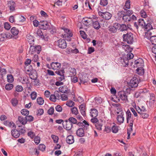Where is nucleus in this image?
<instances>
[{"mask_svg":"<svg viewBox=\"0 0 156 156\" xmlns=\"http://www.w3.org/2000/svg\"><path fill=\"white\" fill-rule=\"evenodd\" d=\"M126 122L128 123L129 121L130 123L129 124V128L127 129V133L128 134L127 139H129L130 138V136L131 132L133 131V120L132 118V115L129 110H128L126 112Z\"/></svg>","mask_w":156,"mask_h":156,"instance_id":"obj_1","label":"nucleus"},{"mask_svg":"<svg viewBox=\"0 0 156 156\" xmlns=\"http://www.w3.org/2000/svg\"><path fill=\"white\" fill-rule=\"evenodd\" d=\"M123 41L126 42L128 44H131L133 41V35L131 32L128 33L123 35Z\"/></svg>","mask_w":156,"mask_h":156,"instance_id":"obj_2","label":"nucleus"},{"mask_svg":"<svg viewBox=\"0 0 156 156\" xmlns=\"http://www.w3.org/2000/svg\"><path fill=\"white\" fill-rule=\"evenodd\" d=\"M41 46L40 45L34 46L31 45L30 48L29 53L31 55L34 54H39L41 51Z\"/></svg>","mask_w":156,"mask_h":156,"instance_id":"obj_3","label":"nucleus"},{"mask_svg":"<svg viewBox=\"0 0 156 156\" xmlns=\"http://www.w3.org/2000/svg\"><path fill=\"white\" fill-rule=\"evenodd\" d=\"M138 80L136 77H133L131 79L128 83V87L129 88H135L136 87L138 84Z\"/></svg>","mask_w":156,"mask_h":156,"instance_id":"obj_4","label":"nucleus"},{"mask_svg":"<svg viewBox=\"0 0 156 156\" xmlns=\"http://www.w3.org/2000/svg\"><path fill=\"white\" fill-rule=\"evenodd\" d=\"M98 14L100 16L107 20L110 19L112 16V14L108 12H102L99 11L98 12Z\"/></svg>","mask_w":156,"mask_h":156,"instance_id":"obj_5","label":"nucleus"},{"mask_svg":"<svg viewBox=\"0 0 156 156\" xmlns=\"http://www.w3.org/2000/svg\"><path fill=\"white\" fill-rule=\"evenodd\" d=\"M57 45L62 49L65 48L67 47V44L64 39H60L57 42Z\"/></svg>","mask_w":156,"mask_h":156,"instance_id":"obj_6","label":"nucleus"},{"mask_svg":"<svg viewBox=\"0 0 156 156\" xmlns=\"http://www.w3.org/2000/svg\"><path fill=\"white\" fill-rule=\"evenodd\" d=\"M12 37V36L9 33L2 34H0V41H3L6 38H11Z\"/></svg>","mask_w":156,"mask_h":156,"instance_id":"obj_7","label":"nucleus"},{"mask_svg":"<svg viewBox=\"0 0 156 156\" xmlns=\"http://www.w3.org/2000/svg\"><path fill=\"white\" fill-rule=\"evenodd\" d=\"M62 125L64 128L68 130H71L73 126L72 123L68 120H66L64 122H63Z\"/></svg>","mask_w":156,"mask_h":156,"instance_id":"obj_8","label":"nucleus"},{"mask_svg":"<svg viewBox=\"0 0 156 156\" xmlns=\"http://www.w3.org/2000/svg\"><path fill=\"white\" fill-rule=\"evenodd\" d=\"M153 22L151 20V19L150 18L147 19V23H146V25H145L144 28L146 29L147 31L152 29L153 27L151 24Z\"/></svg>","mask_w":156,"mask_h":156,"instance_id":"obj_9","label":"nucleus"},{"mask_svg":"<svg viewBox=\"0 0 156 156\" xmlns=\"http://www.w3.org/2000/svg\"><path fill=\"white\" fill-rule=\"evenodd\" d=\"M144 62L141 58H139L134 61V67H143L144 66Z\"/></svg>","mask_w":156,"mask_h":156,"instance_id":"obj_10","label":"nucleus"},{"mask_svg":"<svg viewBox=\"0 0 156 156\" xmlns=\"http://www.w3.org/2000/svg\"><path fill=\"white\" fill-rule=\"evenodd\" d=\"M119 64L122 66H126L128 65L129 62L126 57L120 58V59Z\"/></svg>","mask_w":156,"mask_h":156,"instance_id":"obj_11","label":"nucleus"},{"mask_svg":"<svg viewBox=\"0 0 156 156\" xmlns=\"http://www.w3.org/2000/svg\"><path fill=\"white\" fill-rule=\"evenodd\" d=\"M20 82L23 84H28L30 83L29 78L27 76L20 77L19 78Z\"/></svg>","mask_w":156,"mask_h":156,"instance_id":"obj_12","label":"nucleus"},{"mask_svg":"<svg viewBox=\"0 0 156 156\" xmlns=\"http://www.w3.org/2000/svg\"><path fill=\"white\" fill-rule=\"evenodd\" d=\"M39 26L41 29L46 30L49 28V25L47 22L43 21L41 23H39Z\"/></svg>","mask_w":156,"mask_h":156,"instance_id":"obj_13","label":"nucleus"},{"mask_svg":"<svg viewBox=\"0 0 156 156\" xmlns=\"http://www.w3.org/2000/svg\"><path fill=\"white\" fill-rule=\"evenodd\" d=\"M51 66L52 69L57 70L60 69L61 64L58 62H53L51 63Z\"/></svg>","mask_w":156,"mask_h":156,"instance_id":"obj_14","label":"nucleus"},{"mask_svg":"<svg viewBox=\"0 0 156 156\" xmlns=\"http://www.w3.org/2000/svg\"><path fill=\"white\" fill-rule=\"evenodd\" d=\"M77 125L79 126L83 127L84 129L86 130H87L89 129V124L85 120L83 121L82 122H78Z\"/></svg>","mask_w":156,"mask_h":156,"instance_id":"obj_15","label":"nucleus"},{"mask_svg":"<svg viewBox=\"0 0 156 156\" xmlns=\"http://www.w3.org/2000/svg\"><path fill=\"white\" fill-rule=\"evenodd\" d=\"M59 90L61 92L64 93L68 94L70 92V90L68 89V87L65 85L59 87Z\"/></svg>","mask_w":156,"mask_h":156,"instance_id":"obj_16","label":"nucleus"},{"mask_svg":"<svg viewBox=\"0 0 156 156\" xmlns=\"http://www.w3.org/2000/svg\"><path fill=\"white\" fill-rule=\"evenodd\" d=\"M8 6L11 12L13 11L15 9L16 7L14 2L13 1H9L8 3Z\"/></svg>","mask_w":156,"mask_h":156,"instance_id":"obj_17","label":"nucleus"},{"mask_svg":"<svg viewBox=\"0 0 156 156\" xmlns=\"http://www.w3.org/2000/svg\"><path fill=\"white\" fill-rule=\"evenodd\" d=\"M124 115V112H121V114L118 115H117V120L120 123H122L123 122L124 120V117L123 116Z\"/></svg>","mask_w":156,"mask_h":156,"instance_id":"obj_18","label":"nucleus"},{"mask_svg":"<svg viewBox=\"0 0 156 156\" xmlns=\"http://www.w3.org/2000/svg\"><path fill=\"white\" fill-rule=\"evenodd\" d=\"M98 110L95 108H92L90 109V115L93 118H96L98 115Z\"/></svg>","mask_w":156,"mask_h":156,"instance_id":"obj_19","label":"nucleus"},{"mask_svg":"<svg viewBox=\"0 0 156 156\" xmlns=\"http://www.w3.org/2000/svg\"><path fill=\"white\" fill-rule=\"evenodd\" d=\"M132 10H129L126 9H124V11H122L120 12H119L118 14V15H119L120 14H125L126 15L130 16L133 13Z\"/></svg>","mask_w":156,"mask_h":156,"instance_id":"obj_20","label":"nucleus"},{"mask_svg":"<svg viewBox=\"0 0 156 156\" xmlns=\"http://www.w3.org/2000/svg\"><path fill=\"white\" fill-rule=\"evenodd\" d=\"M82 22L85 25L87 26L91 23L92 22V20L90 18H85L83 19L82 20Z\"/></svg>","mask_w":156,"mask_h":156,"instance_id":"obj_21","label":"nucleus"},{"mask_svg":"<svg viewBox=\"0 0 156 156\" xmlns=\"http://www.w3.org/2000/svg\"><path fill=\"white\" fill-rule=\"evenodd\" d=\"M29 76L30 78L32 80H35L37 79V72L35 70H33L30 72Z\"/></svg>","mask_w":156,"mask_h":156,"instance_id":"obj_22","label":"nucleus"},{"mask_svg":"<svg viewBox=\"0 0 156 156\" xmlns=\"http://www.w3.org/2000/svg\"><path fill=\"white\" fill-rule=\"evenodd\" d=\"M11 133L12 136L15 138H18L20 135L19 131L16 129H12Z\"/></svg>","mask_w":156,"mask_h":156,"instance_id":"obj_23","label":"nucleus"},{"mask_svg":"<svg viewBox=\"0 0 156 156\" xmlns=\"http://www.w3.org/2000/svg\"><path fill=\"white\" fill-rule=\"evenodd\" d=\"M25 20L26 18L24 17V16L22 15H19L17 17L16 20V23H15V24L17 25H20V22H23Z\"/></svg>","mask_w":156,"mask_h":156,"instance_id":"obj_24","label":"nucleus"},{"mask_svg":"<svg viewBox=\"0 0 156 156\" xmlns=\"http://www.w3.org/2000/svg\"><path fill=\"white\" fill-rule=\"evenodd\" d=\"M66 141L67 143L69 144H73L74 142L73 136L72 135L68 136L66 138Z\"/></svg>","mask_w":156,"mask_h":156,"instance_id":"obj_25","label":"nucleus"},{"mask_svg":"<svg viewBox=\"0 0 156 156\" xmlns=\"http://www.w3.org/2000/svg\"><path fill=\"white\" fill-rule=\"evenodd\" d=\"M119 16L122 17L123 20L125 22L129 21L130 20L131 18L130 16L126 15L125 14H120Z\"/></svg>","mask_w":156,"mask_h":156,"instance_id":"obj_26","label":"nucleus"},{"mask_svg":"<svg viewBox=\"0 0 156 156\" xmlns=\"http://www.w3.org/2000/svg\"><path fill=\"white\" fill-rule=\"evenodd\" d=\"M76 134L80 137L83 136L84 134V132L83 129L81 128H79L76 132Z\"/></svg>","mask_w":156,"mask_h":156,"instance_id":"obj_27","label":"nucleus"},{"mask_svg":"<svg viewBox=\"0 0 156 156\" xmlns=\"http://www.w3.org/2000/svg\"><path fill=\"white\" fill-rule=\"evenodd\" d=\"M27 41L30 44H31L33 43L34 42V37L33 36L28 34L27 36Z\"/></svg>","mask_w":156,"mask_h":156,"instance_id":"obj_28","label":"nucleus"},{"mask_svg":"<svg viewBox=\"0 0 156 156\" xmlns=\"http://www.w3.org/2000/svg\"><path fill=\"white\" fill-rule=\"evenodd\" d=\"M79 109L82 114L84 116L85 115V105L84 104H82L79 107Z\"/></svg>","mask_w":156,"mask_h":156,"instance_id":"obj_29","label":"nucleus"},{"mask_svg":"<svg viewBox=\"0 0 156 156\" xmlns=\"http://www.w3.org/2000/svg\"><path fill=\"white\" fill-rule=\"evenodd\" d=\"M18 120L23 125H25L27 123L25 117L24 118L22 116H19L18 117Z\"/></svg>","mask_w":156,"mask_h":156,"instance_id":"obj_30","label":"nucleus"},{"mask_svg":"<svg viewBox=\"0 0 156 156\" xmlns=\"http://www.w3.org/2000/svg\"><path fill=\"white\" fill-rule=\"evenodd\" d=\"M122 47L124 49L125 51L127 52H131L133 50V48H130L129 45L126 44H123Z\"/></svg>","mask_w":156,"mask_h":156,"instance_id":"obj_31","label":"nucleus"},{"mask_svg":"<svg viewBox=\"0 0 156 156\" xmlns=\"http://www.w3.org/2000/svg\"><path fill=\"white\" fill-rule=\"evenodd\" d=\"M138 25L141 26L142 28H144L146 25V23L145 22L144 19H140L138 20Z\"/></svg>","mask_w":156,"mask_h":156,"instance_id":"obj_32","label":"nucleus"},{"mask_svg":"<svg viewBox=\"0 0 156 156\" xmlns=\"http://www.w3.org/2000/svg\"><path fill=\"white\" fill-rule=\"evenodd\" d=\"M93 26L95 29L97 30L99 29L101 27L100 24L98 21H96L93 23Z\"/></svg>","mask_w":156,"mask_h":156,"instance_id":"obj_33","label":"nucleus"},{"mask_svg":"<svg viewBox=\"0 0 156 156\" xmlns=\"http://www.w3.org/2000/svg\"><path fill=\"white\" fill-rule=\"evenodd\" d=\"M11 32L13 35H16L18 34L19 31L16 27H13L11 29Z\"/></svg>","mask_w":156,"mask_h":156,"instance_id":"obj_34","label":"nucleus"},{"mask_svg":"<svg viewBox=\"0 0 156 156\" xmlns=\"http://www.w3.org/2000/svg\"><path fill=\"white\" fill-rule=\"evenodd\" d=\"M136 71L137 73L140 75H143L144 73V69L143 68V67L138 68Z\"/></svg>","mask_w":156,"mask_h":156,"instance_id":"obj_35","label":"nucleus"},{"mask_svg":"<svg viewBox=\"0 0 156 156\" xmlns=\"http://www.w3.org/2000/svg\"><path fill=\"white\" fill-rule=\"evenodd\" d=\"M120 98L123 101H126L127 100V96L126 95L125 93H121L120 95Z\"/></svg>","mask_w":156,"mask_h":156,"instance_id":"obj_36","label":"nucleus"},{"mask_svg":"<svg viewBox=\"0 0 156 156\" xmlns=\"http://www.w3.org/2000/svg\"><path fill=\"white\" fill-rule=\"evenodd\" d=\"M37 34L41 38L44 39V37L41 30H38L37 31Z\"/></svg>","mask_w":156,"mask_h":156,"instance_id":"obj_37","label":"nucleus"},{"mask_svg":"<svg viewBox=\"0 0 156 156\" xmlns=\"http://www.w3.org/2000/svg\"><path fill=\"white\" fill-rule=\"evenodd\" d=\"M150 40L153 44L154 45H156V36H155L151 37Z\"/></svg>","mask_w":156,"mask_h":156,"instance_id":"obj_38","label":"nucleus"},{"mask_svg":"<svg viewBox=\"0 0 156 156\" xmlns=\"http://www.w3.org/2000/svg\"><path fill=\"white\" fill-rule=\"evenodd\" d=\"M23 88L21 85H18L15 87L16 91L20 92L23 91Z\"/></svg>","mask_w":156,"mask_h":156,"instance_id":"obj_39","label":"nucleus"},{"mask_svg":"<svg viewBox=\"0 0 156 156\" xmlns=\"http://www.w3.org/2000/svg\"><path fill=\"white\" fill-rule=\"evenodd\" d=\"M37 103L40 105H42L44 103V100L43 98L41 97H38L37 100Z\"/></svg>","mask_w":156,"mask_h":156,"instance_id":"obj_40","label":"nucleus"},{"mask_svg":"<svg viewBox=\"0 0 156 156\" xmlns=\"http://www.w3.org/2000/svg\"><path fill=\"white\" fill-rule=\"evenodd\" d=\"M13 86L12 84L8 83L5 85V89L7 90H10L12 89Z\"/></svg>","mask_w":156,"mask_h":156,"instance_id":"obj_41","label":"nucleus"},{"mask_svg":"<svg viewBox=\"0 0 156 156\" xmlns=\"http://www.w3.org/2000/svg\"><path fill=\"white\" fill-rule=\"evenodd\" d=\"M71 109L73 114L77 115V114L78 113V110L77 108H76L75 107H73L71 108Z\"/></svg>","mask_w":156,"mask_h":156,"instance_id":"obj_42","label":"nucleus"},{"mask_svg":"<svg viewBox=\"0 0 156 156\" xmlns=\"http://www.w3.org/2000/svg\"><path fill=\"white\" fill-rule=\"evenodd\" d=\"M68 120L71 123H72V124H76L77 122V120L75 119V118L71 117H70L69 119Z\"/></svg>","mask_w":156,"mask_h":156,"instance_id":"obj_43","label":"nucleus"},{"mask_svg":"<svg viewBox=\"0 0 156 156\" xmlns=\"http://www.w3.org/2000/svg\"><path fill=\"white\" fill-rule=\"evenodd\" d=\"M112 131L114 133H116L118 130V127L115 125H114L112 127Z\"/></svg>","mask_w":156,"mask_h":156,"instance_id":"obj_44","label":"nucleus"},{"mask_svg":"<svg viewBox=\"0 0 156 156\" xmlns=\"http://www.w3.org/2000/svg\"><path fill=\"white\" fill-rule=\"evenodd\" d=\"M7 80L9 82L11 83L13 81V78L12 75H8L7 76Z\"/></svg>","mask_w":156,"mask_h":156,"instance_id":"obj_45","label":"nucleus"},{"mask_svg":"<svg viewBox=\"0 0 156 156\" xmlns=\"http://www.w3.org/2000/svg\"><path fill=\"white\" fill-rule=\"evenodd\" d=\"M21 113L24 115H27L29 114V111L27 109H23L21 110Z\"/></svg>","mask_w":156,"mask_h":156,"instance_id":"obj_46","label":"nucleus"},{"mask_svg":"<svg viewBox=\"0 0 156 156\" xmlns=\"http://www.w3.org/2000/svg\"><path fill=\"white\" fill-rule=\"evenodd\" d=\"M51 137L53 139L55 143H57L58 142L59 138L57 136L54 135H52Z\"/></svg>","mask_w":156,"mask_h":156,"instance_id":"obj_47","label":"nucleus"},{"mask_svg":"<svg viewBox=\"0 0 156 156\" xmlns=\"http://www.w3.org/2000/svg\"><path fill=\"white\" fill-rule=\"evenodd\" d=\"M130 0H127L125 4V7L127 9H129L130 8Z\"/></svg>","mask_w":156,"mask_h":156,"instance_id":"obj_48","label":"nucleus"},{"mask_svg":"<svg viewBox=\"0 0 156 156\" xmlns=\"http://www.w3.org/2000/svg\"><path fill=\"white\" fill-rule=\"evenodd\" d=\"M40 137L37 136H36L34 138V142L37 145L38 144L40 143Z\"/></svg>","mask_w":156,"mask_h":156,"instance_id":"obj_49","label":"nucleus"},{"mask_svg":"<svg viewBox=\"0 0 156 156\" xmlns=\"http://www.w3.org/2000/svg\"><path fill=\"white\" fill-rule=\"evenodd\" d=\"M25 117V118L27 122V121L29 122H31L34 120V117L31 115H28Z\"/></svg>","mask_w":156,"mask_h":156,"instance_id":"obj_50","label":"nucleus"},{"mask_svg":"<svg viewBox=\"0 0 156 156\" xmlns=\"http://www.w3.org/2000/svg\"><path fill=\"white\" fill-rule=\"evenodd\" d=\"M46 147L43 144H41L39 145L38 148L39 150L42 151L45 150Z\"/></svg>","mask_w":156,"mask_h":156,"instance_id":"obj_51","label":"nucleus"},{"mask_svg":"<svg viewBox=\"0 0 156 156\" xmlns=\"http://www.w3.org/2000/svg\"><path fill=\"white\" fill-rule=\"evenodd\" d=\"M109 31L112 33H115L116 32L117 30L113 26H111L109 27Z\"/></svg>","mask_w":156,"mask_h":156,"instance_id":"obj_52","label":"nucleus"},{"mask_svg":"<svg viewBox=\"0 0 156 156\" xmlns=\"http://www.w3.org/2000/svg\"><path fill=\"white\" fill-rule=\"evenodd\" d=\"M95 126L96 128L99 130H101L102 129V124L101 123H97L95 124Z\"/></svg>","mask_w":156,"mask_h":156,"instance_id":"obj_53","label":"nucleus"},{"mask_svg":"<svg viewBox=\"0 0 156 156\" xmlns=\"http://www.w3.org/2000/svg\"><path fill=\"white\" fill-rule=\"evenodd\" d=\"M66 105L69 107H72L74 105V103L73 101L70 100L67 101Z\"/></svg>","mask_w":156,"mask_h":156,"instance_id":"obj_54","label":"nucleus"},{"mask_svg":"<svg viewBox=\"0 0 156 156\" xmlns=\"http://www.w3.org/2000/svg\"><path fill=\"white\" fill-rule=\"evenodd\" d=\"M55 95L56 99L59 100L61 99V97L62 94H60L59 92L58 91H55Z\"/></svg>","mask_w":156,"mask_h":156,"instance_id":"obj_55","label":"nucleus"},{"mask_svg":"<svg viewBox=\"0 0 156 156\" xmlns=\"http://www.w3.org/2000/svg\"><path fill=\"white\" fill-rule=\"evenodd\" d=\"M133 57V55L132 53L129 52L127 54L126 58L127 59H128V61H129V59H132Z\"/></svg>","mask_w":156,"mask_h":156,"instance_id":"obj_56","label":"nucleus"},{"mask_svg":"<svg viewBox=\"0 0 156 156\" xmlns=\"http://www.w3.org/2000/svg\"><path fill=\"white\" fill-rule=\"evenodd\" d=\"M108 3L107 0H101L100 2V4L101 5L105 6Z\"/></svg>","mask_w":156,"mask_h":156,"instance_id":"obj_57","label":"nucleus"},{"mask_svg":"<svg viewBox=\"0 0 156 156\" xmlns=\"http://www.w3.org/2000/svg\"><path fill=\"white\" fill-rule=\"evenodd\" d=\"M54 112V108L52 107H51L48 110V113L49 115H52L53 113Z\"/></svg>","mask_w":156,"mask_h":156,"instance_id":"obj_58","label":"nucleus"},{"mask_svg":"<svg viewBox=\"0 0 156 156\" xmlns=\"http://www.w3.org/2000/svg\"><path fill=\"white\" fill-rule=\"evenodd\" d=\"M11 103L14 106H15L17 104L18 101L16 98H14L12 99Z\"/></svg>","mask_w":156,"mask_h":156,"instance_id":"obj_59","label":"nucleus"},{"mask_svg":"<svg viewBox=\"0 0 156 156\" xmlns=\"http://www.w3.org/2000/svg\"><path fill=\"white\" fill-rule=\"evenodd\" d=\"M140 14L141 16L143 18H146L147 16L146 12L143 9L140 11Z\"/></svg>","mask_w":156,"mask_h":156,"instance_id":"obj_60","label":"nucleus"},{"mask_svg":"<svg viewBox=\"0 0 156 156\" xmlns=\"http://www.w3.org/2000/svg\"><path fill=\"white\" fill-rule=\"evenodd\" d=\"M70 75L71 76H75L76 75V71L75 69L74 68H72L70 70Z\"/></svg>","mask_w":156,"mask_h":156,"instance_id":"obj_61","label":"nucleus"},{"mask_svg":"<svg viewBox=\"0 0 156 156\" xmlns=\"http://www.w3.org/2000/svg\"><path fill=\"white\" fill-rule=\"evenodd\" d=\"M80 35L81 37L84 39H85L87 37V35L83 31L80 30Z\"/></svg>","mask_w":156,"mask_h":156,"instance_id":"obj_62","label":"nucleus"},{"mask_svg":"<svg viewBox=\"0 0 156 156\" xmlns=\"http://www.w3.org/2000/svg\"><path fill=\"white\" fill-rule=\"evenodd\" d=\"M127 30V25L125 24H122L121 25V28L120 30L121 31H123Z\"/></svg>","mask_w":156,"mask_h":156,"instance_id":"obj_63","label":"nucleus"},{"mask_svg":"<svg viewBox=\"0 0 156 156\" xmlns=\"http://www.w3.org/2000/svg\"><path fill=\"white\" fill-rule=\"evenodd\" d=\"M61 98L62 101H66L68 100V98L67 95L63 94L61 95Z\"/></svg>","mask_w":156,"mask_h":156,"instance_id":"obj_64","label":"nucleus"}]
</instances>
